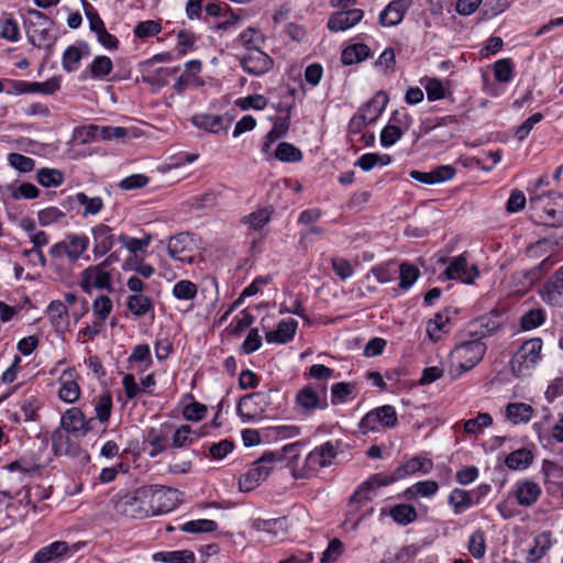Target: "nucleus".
<instances>
[{"mask_svg":"<svg viewBox=\"0 0 563 563\" xmlns=\"http://www.w3.org/2000/svg\"><path fill=\"white\" fill-rule=\"evenodd\" d=\"M389 515L395 522L401 526H407L416 521L418 518L416 508L409 504H399L394 506L390 509Z\"/></svg>","mask_w":563,"mask_h":563,"instance_id":"35","label":"nucleus"},{"mask_svg":"<svg viewBox=\"0 0 563 563\" xmlns=\"http://www.w3.org/2000/svg\"><path fill=\"white\" fill-rule=\"evenodd\" d=\"M398 422L396 409L390 405L377 407L367 412L360 422L362 433L376 431L378 426L383 428H394Z\"/></svg>","mask_w":563,"mask_h":563,"instance_id":"9","label":"nucleus"},{"mask_svg":"<svg viewBox=\"0 0 563 563\" xmlns=\"http://www.w3.org/2000/svg\"><path fill=\"white\" fill-rule=\"evenodd\" d=\"M275 157L284 163H297L302 159V153L297 146L282 142L277 145Z\"/></svg>","mask_w":563,"mask_h":563,"instance_id":"42","label":"nucleus"},{"mask_svg":"<svg viewBox=\"0 0 563 563\" xmlns=\"http://www.w3.org/2000/svg\"><path fill=\"white\" fill-rule=\"evenodd\" d=\"M113 63L110 57L99 55L95 57L87 70L92 79L103 80L112 71Z\"/></svg>","mask_w":563,"mask_h":563,"instance_id":"33","label":"nucleus"},{"mask_svg":"<svg viewBox=\"0 0 563 563\" xmlns=\"http://www.w3.org/2000/svg\"><path fill=\"white\" fill-rule=\"evenodd\" d=\"M534 545L528 552V561L537 562L549 551L551 547V533L542 532L534 538Z\"/></svg>","mask_w":563,"mask_h":563,"instance_id":"39","label":"nucleus"},{"mask_svg":"<svg viewBox=\"0 0 563 563\" xmlns=\"http://www.w3.org/2000/svg\"><path fill=\"white\" fill-rule=\"evenodd\" d=\"M153 497L151 486H141L133 492L112 499L118 514L125 517L143 519L153 516L150 498Z\"/></svg>","mask_w":563,"mask_h":563,"instance_id":"1","label":"nucleus"},{"mask_svg":"<svg viewBox=\"0 0 563 563\" xmlns=\"http://www.w3.org/2000/svg\"><path fill=\"white\" fill-rule=\"evenodd\" d=\"M178 71V67H159L156 70L142 76V81L156 87H164L168 84L169 77Z\"/></svg>","mask_w":563,"mask_h":563,"instance_id":"37","label":"nucleus"},{"mask_svg":"<svg viewBox=\"0 0 563 563\" xmlns=\"http://www.w3.org/2000/svg\"><path fill=\"white\" fill-rule=\"evenodd\" d=\"M355 385L352 383L340 382L332 385L331 388V402L333 405L343 404L347 400L349 396L354 391Z\"/></svg>","mask_w":563,"mask_h":563,"instance_id":"56","label":"nucleus"},{"mask_svg":"<svg viewBox=\"0 0 563 563\" xmlns=\"http://www.w3.org/2000/svg\"><path fill=\"white\" fill-rule=\"evenodd\" d=\"M91 234L93 240L92 253L95 257H102L108 254L115 244V241H118L113 229L104 223L95 225L91 229Z\"/></svg>","mask_w":563,"mask_h":563,"instance_id":"17","label":"nucleus"},{"mask_svg":"<svg viewBox=\"0 0 563 563\" xmlns=\"http://www.w3.org/2000/svg\"><path fill=\"white\" fill-rule=\"evenodd\" d=\"M554 263L555 261L552 260L551 256H548L537 267L525 272V286H531L534 284L545 272H548L554 265Z\"/></svg>","mask_w":563,"mask_h":563,"instance_id":"59","label":"nucleus"},{"mask_svg":"<svg viewBox=\"0 0 563 563\" xmlns=\"http://www.w3.org/2000/svg\"><path fill=\"white\" fill-rule=\"evenodd\" d=\"M65 374H66V372L63 373L62 378L65 376ZM58 397L60 400H63L65 402H68V404L75 402L80 397L79 385L73 379H67V380L62 379V386L58 390Z\"/></svg>","mask_w":563,"mask_h":563,"instance_id":"46","label":"nucleus"},{"mask_svg":"<svg viewBox=\"0 0 563 563\" xmlns=\"http://www.w3.org/2000/svg\"><path fill=\"white\" fill-rule=\"evenodd\" d=\"M560 195L555 191L541 194L530 197L529 205L532 210L531 217L539 218L545 225L558 227L559 220L556 214L561 209V200L556 198Z\"/></svg>","mask_w":563,"mask_h":563,"instance_id":"7","label":"nucleus"},{"mask_svg":"<svg viewBox=\"0 0 563 563\" xmlns=\"http://www.w3.org/2000/svg\"><path fill=\"white\" fill-rule=\"evenodd\" d=\"M268 395L263 391H256L244 395L240 398L236 411L240 416H245L252 419L257 413V408L263 411V406L267 405Z\"/></svg>","mask_w":563,"mask_h":563,"instance_id":"22","label":"nucleus"},{"mask_svg":"<svg viewBox=\"0 0 563 563\" xmlns=\"http://www.w3.org/2000/svg\"><path fill=\"white\" fill-rule=\"evenodd\" d=\"M0 36L10 42H18L20 29L18 22L11 15H4L0 20Z\"/></svg>","mask_w":563,"mask_h":563,"instance_id":"48","label":"nucleus"},{"mask_svg":"<svg viewBox=\"0 0 563 563\" xmlns=\"http://www.w3.org/2000/svg\"><path fill=\"white\" fill-rule=\"evenodd\" d=\"M241 66L250 75L261 76L273 67V59L261 49H251L241 59Z\"/></svg>","mask_w":563,"mask_h":563,"instance_id":"16","label":"nucleus"},{"mask_svg":"<svg viewBox=\"0 0 563 563\" xmlns=\"http://www.w3.org/2000/svg\"><path fill=\"white\" fill-rule=\"evenodd\" d=\"M486 350V344L481 338L457 344L451 353V366L456 367V373L452 374V376L457 377L475 367L483 360ZM451 373H453V371H451Z\"/></svg>","mask_w":563,"mask_h":563,"instance_id":"2","label":"nucleus"},{"mask_svg":"<svg viewBox=\"0 0 563 563\" xmlns=\"http://www.w3.org/2000/svg\"><path fill=\"white\" fill-rule=\"evenodd\" d=\"M36 179L43 187H58L64 181V174L55 168H41L37 170Z\"/></svg>","mask_w":563,"mask_h":563,"instance_id":"44","label":"nucleus"},{"mask_svg":"<svg viewBox=\"0 0 563 563\" xmlns=\"http://www.w3.org/2000/svg\"><path fill=\"white\" fill-rule=\"evenodd\" d=\"M126 307L135 317L140 318L153 308V302L143 294H134L128 297Z\"/></svg>","mask_w":563,"mask_h":563,"instance_id":"36","label":"nucleus"},{"mask_svg":"<svg viewBox=\"0 0 563 563\" xmlns=\"http://www.w3.org/2000/svg\"><path fill=\"white\" fill-rule=\"evenodd\" d=\"M399 273H400V282H399V287L407 290L408 288H410L413 283L417 280V278L419 277V269L411 265V264H408V263H402L399 267Z\"/></svg>","mask_w":563,"mask_h":563,"instance_id":"60","label":"nucleus"},{"mask_svg":"<svg viewBox=\"0 0 563 563\" xmlns=\"http://www.w3.org/2000/svg\"><path fill=\"white\" fill-rule=\"evenodd\" d=\"M154 560L165 563H195L196 556L192 551L179 550L169 552H157Z\"/></svg>","mask_w":563,"mask_h":563,"instance_id":"40","label":"nucleus"},{"mask_svg":"<svg viewBox=\"0 0 563 563\" xmlns=\"http://www.w3.org/2000/svg\"><path fill=\"white\" fill-rule=\"evenodd\" d=\"M89 238L85 234L69 233L60 242L55 243L49 249V255L53 258L67 257L69 262H77L88 250Z\"/></svg>","mask_w":563,"mask_h":563,"instance_id":"8","label":"nucleus"},{"mask_svg":"<svg viewBox=\"0 0 563 563\" xmlns=\"http://www.w3.org/2000/svg\"><path fill=\"white\" fill-rule=\"evenodd\" d=\"M153 497L150 498L153 516L167 514L175 509L180 503L181 493L175 488L150 485Z\"/></svg>","mask_w":563,"mask_h":563,"instance_id":"10","label":"nucleus"},{"mask_svg":"<svg viewBox=\"0 0 563 563\" xmlns=\"http://www.w3.org/2000/svg\"><path fill=\"white\" fill-rule=\"evenodd\" d=\"M285 518H276V519H253L251 522L252 529L264 532L269 537H277L279 532L284 533L285 530Z\"/></svg>","mask_w":563,"mask_h":563,"instance_id":"32","label":"nucleus"},{"mask_svg":"<svg viewBox=\"0 0 563 563\" xmlns=\"http://www.w3.org/2000/svg\"><path fill=\"white\" fill-rule=\"evenodd\" d=\"M328 465L324 463V461L320 457V454L314 449L311 451L307 457L306 463L302 468H297L289 466L291 468V475L294 478H308L310 476V473L316 471L318 467H327Z\"/></svg>","mask_w":563,"mask_h":563,"instance_id":"31","label":"nucleus"},{"mask_svg":"<svg viewBox=\"0 0 563 563\" xmlns=\"http://www.w3.org/2000/svg\"><path fill=\"white\" fill-rule=\"evenodd\" d=\"M532 460L533 455L530 450L519 449L506 457L505 464L510 470H523L532 463Z\"/></svg>","mask_w":563,"mask_h":563,"instance_id":"38","label":"nucleus"},{"mask_svg":"<svg viewBox=\"0 0 563 563\" xmlns=\"http://www.w3.org/2000/svg\"><path fill=\"white\" fill-rule=\"evenodd\" d=\"M404 131L401 128L394 124H388L382 130L380 144L384 147H389L399 141Z\"/></svg>","mask_w":563,"mask_h":563,"instance_id":"64","label":"nucleus"},{"mask_svg":"<svg viewBox=\"0 0 563 563\" xmlns=\"http://www.w3.org/2000/svg\"><path fill=\"white\" fill-rule=\"evenodd\" d=\"M299 448L300 443L294 442L286 444L279 451H268L263 453V455L254 462L253 467L251 468L257 477V481L264 482L274 470V464L276 463H283L287 460L286 467L291 466V464H294L299 457Z\"/></svg>","mask_w":563,"mask_h":563,"instance_id":"3","label":"nucleus"},{"mask_svg":"<svg viewBox=\"0 0 563 563\" xmlns=\"http://www.w3.org/2000/svg\"><path fill=\"white\" fill-rule=\"evenodd\" d=\"M298 323L294 319L283 320L278 323L277 329L268 331L265 334L268 343L285 344L294 339Z\"/></svg>","mask_w":563,"mask_h":563,"instance_id":"26","label":"nucleus"},{"mask_svg":"<svg viewBox=\"0 0 563 563\" xmlns=\"http://www.w3.org/2000/svg\"><path fill=\"white\" fill-rule=\"evenodd\" d=\"M82 53L79 47L75 45L68 46L63 53L62 66L68 73L76 71L80 66Z\"/></svg>","mask_w":563,"mask_h":563,"instance_id":"45","label":"nucleus"},{"mask_svg":"<svg viewBox=\"0 0 563 563\" xmlns=\"http://www.w3.org/2000/svg\"><path fill=\"white\" fill-rule=\"evenodd\" d=\"M388 103V96L384 91H378L375 96L358 109V112L365 114L369 123H374L385 110Z\"/></svg>","mask_w":563,"mask_h":563,"instance_id":"28","label":"nucleus"},{"mask_svg":"<svg viewBox=\"0 0 563 563\" xmlns=\"http://www.w3.org/2000/svg\"><path fill=\"white\" fill-rule=\"evenodd\" d=\"M9 164L21 173H27L34 169L35 161L20 153H10L8 156Z\"/></svg>","mask_w":563,"mask_h":563,"instance_id":"61","label":"nucleus"},{"mask_svg":"<svg viewBox=\"0 0 563 563\" xmlns=\"http://www.w3.org/2000/svg\"><path fill=\"white\" fill-rule=\"evenodd\" d=\"M534 409L526 402H510L506 406V417L514 424L528 423Z\"/></svg>","mask_w":563,"mask_h":563,"instance_id":"29","label":"nucleus"},{"mask_svg":"<svg viewBox=\"0 0 563 563\" xmlns=\"http://www.w3.org/2000/svg\"><path fill=\"white\" fill-rule=\"evenodd\" d=\"M361 9H340L332 13L328 20V27L332 32L345 31L356 25L363 19Z\"/></svg>","mask_w":563,"mask_h":563,"instance_id":"18","label":"nucleus"},{"mask_svg":"<svg viewBox=\"0 0 563 563\" xmlns=\"http://www.w3.org/2000/svg\"><path fill=\"white\" fill-rule=\"evenodd\" d=\"M371 54V49L366 44L357 43L343 49L341 60L344 65H352L366 59Z\"/></svg>","mask_w":563,"mask_h":563,"instance_id":"34","label":"nucleus"},{"mask_svg":"<svg viewBox=\"0 0 563 563\" xmlns=\"http://www.w3.org/2000/svg\"><path fill=\"white\" fill-rule=\"evenodd\" d=\"M114 258V254L109 255L108 260L103 263L85 269L81 274L80 287L87 292L91 294L93 288L97 289H110L111 288V276L104 271V266L109 261Z\"/></svg>","mask_w":563,"mask_h":563,"instance_id":"12","label":"nucleus"},{"mask_svg":"<svg viewBox=\"0 0 563 563\" xmlns=\"http://www.w3.org/2000/svg\"><path fill=\"white\" fill-rule=\"evenodd\" d=\"M93 419H86L78 407L67 409L60 418V428L68 433L85 435L91 428Z\"/></svg>","mask_w":563,"mask_h":563,"instance_id":"14","label":"nucleus"},{"mask_svg":"<svg viewBox=\"0 0 563 563\" xmlns=\"http://www.w3.org/2000/svg\"><path fill=\"white\" fill-rule=\"evenodd\" d=\"M69 551V545L65 541H55L38 550L33 561L35 563L59 562Z\"/></svg>","mask_w":563,"mask_h":563,"instance_id":"25","label":"nucleus"},{"mask_svg":"<svg viewBox=\"0 0 563 563\" xmlns=\"http://www.w3.org/2000/svg\"><path fill=\"white\" fill-rule=\"evenodd\" d=\"M541 495V487L538 483L525 479L516 484L515 496L517 503L523 507H530L537 503Z\"/></svg>","mask_w":563,"mask_h":563,"instance_id":"24","label":"nucleus"},{"mask_svg":"<svg viewBox=\"0 0 563 563\" xmlns=\"http://www.w3.org/2000/svg\"><path fill=\"white\" fill-rule=\"evenodd\" d=\"M64 429H57L52 434V446L57 455L67 454L69 452V437Z\"/></svg>","mask_w":563,"mask_h":563,"instance_id":"62","label":"nucleus"},{"mask_svg":"<svg viewBox=\"0 0 563 563\" xmlns=\"http://www.w3.org/2000/svg\"><path fill=\"white\" fill-rule=\"evenodd\" d=\"M493 418L487 412H481L474 419H468L464 422V431L467 434L479 433L484 428L490 427Z\"/></svg>","mask_w":563,"mask_h":563,"instance_id":"52","label":"nucleus"},{"mask_svg":"<svg viewBox=\"0 0 563 563\" xmlns=\"http://www.w3.org/2000/svg\"><path fill=\"white\" fill-rule=\"evenodd\" d=\"M427 91L429 101L441 100L445 97V88L439 78H428L421 80Z\"/></svg>","mask_w":563,"mask_h":563,"instance_id":"55","label":"nucleus"},{"mask_svg":"<svg viewBox=\"0 0 563 563\" xmlns=\"http://www.w3.org/2000/svg\"><path fill=\"white\" fill-rule=\"evenodd\" d=\"M412 0H393L379 14V23L383 26L399 24L408 11Z\"/></svg>","mask_w":563,"mask_h":563,"instance_id":"21","label":"nucleus"},{"mask_svg":"<svg viewBox=\"0 0 563 563\" xmlns=\"http://www.w3.org/2000/svg\"><path fill=\"white\" fill-rule=\"evenodd\" d=\"M54 22L43 12L29 9L24 19V26L27 31V40L34 46L40 47L44 43H53L55 37L52 35Z\"/></svg>","mask_w":563,"mask_h":563,"instance_id":"5","label":"nucleus"},{"mask_svg":"<svg viewBox=\"0 0 563 563\" xmlns=\"http://www.w3.org/2000/svg\"><path fill=\"white\" fill-rule=\"evenodd\" d=\"M544 320L545 313L542 309H530L522 314L520 325L522 330L530 331L540 327Z\"/></svg>","mask_w":563,"mask_h":563,"instance_id":"51","label":"nucleus"},{"mask_svg":"<svg viewBox=\"0 0 563 563\" xmlns=\"http://www.w3.org/2000/svg\"><path fill=\"white\" fill-rule=\"evenodd\" d=\"M37 217L42 227H48L64 219L65 213L57 207H48L38 211Z\"/></svg>","mask_w":563,"mask_h":563,"instance_id":"63","label":"nucleus"},{"mask_svg":"<svg viewBox=\"0 0 563 563\" xmlns=\"http://www.w3.org/2000/svg\"><path fill=\"white\" fill-rule=\"evenodd\" d=\"M467 549L473 558H484L486 553V538L484 531L478 529L470 536Z\"/></svg>","mask_w":563,"mask_h":563,"instance_id":"47","label":"nucleus"},{"mask_svg":"<svg viewBox=\"0 0 563 563\" xmlns=\"http://www.w3.org/2000/svg\"><path fill=\"white\" fill-rule=\"evenodd\" d=\"M180 529L187 533L212 532L218 529V523L210 519L190 520L184 523Z\"/></svg>","mask_w":563,"mask_h":563,"instance_id":"53","label":"nucleus"},{"mask_svg":"<svg viewBox=\"0 0 563 563\" xmlns=\"http://www.w3.org/2000/svg\"><path fill=\"white\" fill-rule=\"evenodd\" d=\"M450 318L445 312H438L433 319L428 322L427 333L432 341H438L441 334L448 332L446 323Z\"/></svg>","mask_w":563,"mask_h":563,"instance_id":"43","label":"nucleus"},{"mask_svg":"<svg viewBox=\"0 0 563 563\" xmlns=\"http://www.w3.org/2000/svg\"><path fill=\"white\" fill-rule=\"evenodd\" d=\"M192 239L188 233H179L172 236L168 241V255L179 262L191 264L194 257L189 255Z\"/></svg>","mask_w":563,"mask_h":563,"instance_id":"19","label":"nucleus"},{"mask_svg":"<svg viewBox=\"0 0 563 563\" xmlns=\"http://www.w3.org/2000/svg\"><path fill=\"white\" fill-rule=\"evenodd\" d=\"M540 295L549 305L563 307V266L556 272L554 278L543 286Z\"/></svg>","mask_w":563,"mask_h":563,"instance_id":"23","label":"nucleus"},{"mask_svg":"<svg viewBox=\"0 0 563 563\" xmlns=\"http://www.w3.org/2000/svg\"><path fill=\"white\" fill-rule=\"evenodd\" d=\"M75 199L85 207L84 217L98 214L103 208V201L100 197L89 198L86 194L78 192Z\"/></svg>","mask_w":563,"mask_h":563,"instance_id":"54","label":"nucleus"},{"mask_svg":"<svg viewBox=\"0 0 563 563\" xmlns=\"http://www.w3.org/2000/svg\"><path fill=\"white\" fill-rule=\"evenodd\" d=\"M479 503V497L473 499V494L468 490L454 488L449 496V504L453 506L454 514L460 515L467 508Z\"/></svg>","mask_w":563,"mask_h":563,"instance_id":"30","label":"nucleus"},{"mask_svg":"<svg viewBox=\"0 0 563 563\" xmlns=\"http://www.w3.org/2000/svg\"><path fill=\"white\" fill-rule=\"evenodd\" d=\"M192 434L196 438L199 437V434L192 431V429L188 424H183L173 434V448L181 449L191 445L194 442V438L191 437Z\"/></svg>","mask_w":563,"mask_h":563,"instance_id":"49","label":"nucleus"},{"mask_svg":"<svg viewBox=\"0 0 563 563\" xmlns=\"http://www.w3.org/2000/svg\"><path fill=\"white\" fill-rule=\"evenodd\" d=\"M8 84L11 87L9 93H42V95H53L60 89V78L53 77L47 79L44 82H30L25 80H8Z\"/></svg>","mask_w":563,"mask_h":563,"instance_id":"13","label":"nucleus"},{"mask_svg":"<svg viewBox=\"0 0 563 563\" xmlns=\"http://www.w3.org/2000/svg\"><path fill=\"white\" fill-rule=\"evenodd\" d=\"M494 77L498 82L507 84L514 77V64L510 58H503L494 64Z\"/></svg>","mask_w":563,"mask_h":563,"instance_id":"50","label":"nucleus"},{"mask_svg":"<svg viewBox=\"0 0 563 563\" xmlns=\"http://www.w3.org/2000/svg\"><path fill=\"white\" fill-rule=\"evenodd\" d=\"M542 340L533 338L525 341L510 361L512 373L518 377L530 375L541 360Z\"/></svg>","mask_w":563,"mask_h":563,"instance_id":"4","label":"nucleus"},{"mask_svg":"<svg viewBox=\"0 0 563 563\" xmlns=\"http://www.w3.org/2000/svg\"><path fill=\"white\" fill-rule=\"evenodd\" d=\"M391 481L387 475L374 474L366 482L361 484L354 494L350 497V506L360 507L361 505L372 500L373 493L376 488L387 486Z\"/></svg>","mask_w":563,"mask_h":563,"instance_id":"15","label":"nucleus"},{"mask_svg":"<svg viewBox=\"0 0 563 563\" xmlns=\"http://www.w3.org/2000/svg\"><path fill=\"white\" fill-rule=\"evenodd\" d=\"M439 489V485L435 481H423L418 482L405 490V496L408 499L416 497H430L434 495Z\"/></svg>","mask_w":563,"mask_h":563,"instance_id":"41","label":"nucleus"},{"mask_svg":"<svg viewBox=\"0 0 563 563\" xmlns=\"http://www.w3.org/2000/svg\"><path fill=\"white\" fill-rule=\"evenodd\" d=\"M328 408L327 387L309 384L299 389L295 398V410L303 416H310L316 410Z\"/></svg>","mask_w":563,"mask_h":563,"instance_id":"6","label":"nucleus"},{"mask_svg":"<svg viewBox=\"0 0 563 563\" xmlns=\"http://www.w3.org/2000/svg\"><path fill=\"white\" fill-rule=\"evenodd\" d=\"M432 467V462L427 459H420L418 456L410 459L405 464L398 466L393 475H387L389 481H391V484L396 481L406 477L409 474H413L418 471H424L428 472Z\"/></svg>","mask_w":563,"mask_h":563,"instance_id":"27","label":"nucleus"},{"mask_svg":"<svg viewBox=\"0 0 563 563\" xmlns=\"http://www.w3.org/2000/svg\"><path fill=\"white\" fill-rule=\"evenodd\" d=\"M479 276L476 265L468 264L464 254L452 257L442 274L443 279L460 280L464 284H472Z\"/></svg>","mask_w":563,"mask_h":563,"instance_id":"11","label":"nucleus"},{"mask_svg":"<svg viewBox=\"0 0 563 563\" xmlns=\"http://www.w3.org/2000/svg\"><path fill=\"white\" fill-rule=\"evenodd\" d=\"M191 122L198 129L217 134L221 131H227L232 122V119L227 115L200 113L195 114L191 118Z\"/></svg>","mask_w":563,"mask_h":563,"instance_id":"20","label":"nucleus"},{"mask_svg":"<svg viewBox=\"0 0 563 563\" xmlns=\"http://www.w3.org/2000/svg\"><path fill=\"white\" fill-rule=\"evenodd\" d=\"M197 286L190 280H180L174 285L173 295L180 300H190L197 296Z\"/></svg>","mask_w":563,"mask_h":563,"instance_id":"58","label":"nucleus"},{"mask_svg":"<svg viewBox=\"0 0 563 563\" xmlns=\"http://www.w3.org/2000/svg\"><path fill=\"white\" fill-rule=\"evenodd\" d=\"M112 409V398L109 393L99 395L95 405L96 416L100 422H107L110 418Z\"/></svg>","mask_w":563,"mask_h":563,"instance_id":"57","label":"nucleus"}]
</instances>
